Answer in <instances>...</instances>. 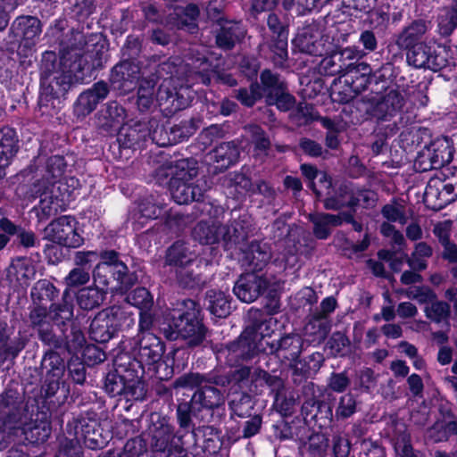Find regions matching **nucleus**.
<instances>
[{
    "instance_id": "20e7f679",
    "label": "nucleus",
    "mask_w": 457,
    "mask_h": 457,
    "mask_svg": "<svg viewBox=\"0 0 457 457\" xmlns=\"http://www.w3.org/2000/svg\"><path fill=\"white\" fill-rule=\"evenodd\" d=\"M160 331L169 341L183 340L191 350L205 348L211 342L202 307L191 298L179 301L163 314Z\"/></svg>"
},
{
    "instance_id": "de8ad7c7",
    "label": "nucleus",
    "mask_w": 457,
    "mask_h": 457,
    "mask_svg": "<svg viewBox=\"0 0 457 457\" xmlns=\"http://www.w3.org/2000/svg\"><path fill=\"white\" fill-rule=\"evenodd\" d=\"M350 69H352L351 64L345 62L337 48L324 56L318 66L321 75L329 77L336 75L345 77V72Z\"/></svg>"
},
{
    "instance_id": "f03ea898",
    "label": "nucleus",
    "mask_w": 457,
    "mask_h": 457,
    "mask_svg": "<svg viewBox=\"0 0 457 457\" xmlns=\"http://www.w3.org/2000/svg\"><path fill=\"white\" fill-rule=\"evenodd\" d=\"M244 369L222 370L213 369L200 373L189 371L175 378L172 387L194 390L191 398L202 413L205 412L206 423L221 425L227 418L225 389L231 385L240 386L246 378Z\"/></svg>"
},
{
    "instance_id": "e433bc0d",
    "label": "nucleus",
    "mask_w": 457,
    "mask_h": 457,
    "mask_svg": "<svg viewBox=\"0 0 457 457\" xmlns=\"http://www.w3.org/2000/svg\"><path fill=\"white\" fill-rule=\"evenodd\" d=\"M193 417L204 422L206 420L202 411L196 410V406L191 397L189 400L179 398L176 407V420L180 432L189 434L197 428L193 422Z\"/></svg>"
},
{
    "instance_id": "b1692460",
    "label": "nucleus",
    "mask_w": 457,
    "mask_h": 457,
    "mask_svg": "<svg viewBox=\"0 0 457 457\" xmlns=\"http://www.w3.org/2000/svg\"><path fill=\"white\" fill-rule=\"evenodd\" d=\"M127 117L125 107L118 101L107 102L96 112L95 118L96 127L103 136H112L124 124Z\"/></svg>"
},
{
    "instance_id": "ea45409f",
    "label": "nucleus",
    "mask_w": 457,
    "mask_h": 457,
    "mask_svg": "<svg viewBox=\"0 0 457 457\" xmlns=\"http://www.w3.org/2000/svg\"><path fill=\"white\" fill-rule=\"evenodd\" d=\"M429 46L426 43L418 44L409 48H395L392 51V55L386 56V61L393 63L398 59H403V51H407L406 61L407 63L416 69H427V65L429 62Z\"/></svg>"
},
{
    "instance_id": "f704fd0d",
    "label": "nucleus",
    "mask_w": 457,
    "mask_h": 457,
    "mask_svg": "<svg viewBox=\"0 0 457 457\" xmlns=\"http://www.w3.org/2000/svg\"><path fill=\"white\" fill-rule=\"evenodd\" d=\"M245 35V29L240 21H225L216 31L215 44L223 51H230L244 39Z\"/></svg>"
},
{
    "instance_id": "4468645a",
    "label": "nucleus",
    "mask_w": 457,
    "mask_h": 457,
    "mask_svg": "<svg viewBox=\"0 0 457 457\" xmlns=\"http://www.w3.org/2000/svg\"><path fill=\"white\" fill-rule=\"evenodd\" d=\"M137 361L140 363L139 374L143 376L145 365L153 366V369L158 372L162 367H164L165 377H171L174 374L175 356L180 352L174 349L165 355L166 344L156 335L153 333L143 334L138 343Z\"/></svg>"
},
{
    "instance_id": "6e6552de",
    "label": "nucleus",
    "mask_w": 457,
    "mask_h": 457,
    "mask_svg": "<svg viewBox=\"0 0 457 457\" xmlns=\"http://www.w3.org/2000/svg\"><path fill=\"white\" fill-rule=\"evenodd\" d=\"M344 78L345 82L350 85L357 96L366 90H370V93L364 96L371 97L384 96L391 90L401 92L397 85H392L395 79V66L387 61L375 71L370 64L359 62L345 72Z\"/></svg>"
},
{
    "instance_id": "39448f33",
    "label": "nucleus",
    "mask_w": 457,
    "mask_h": 457,
    "mask_svg": "<svg viewBox=\"0 0 457 457\" xmlns=\"http://www.w3.org/2000/svg\"><path fill=\"white\" fill-rule=\"evenodd\" d=\"M404 104L405 98L397 90H391L381 97L361 96L356 101V108L362 112V119L376 120L374 140L370 144L375 155L380 154L387 145V139L398 133V123L392 120L401 113Z\"/></svg>"
},
{
    "instance_id": "2f4dec72",
    "label": "nucleus",
    "mask_w": 457,
    "mask_h": 457,
    "mask_svg": "<svg viewBox=\"0 0 457 457\" xmlns=\"http://www.w3.org/2000/svg\"><path fill=\"white\" fill-rule=\"evenodd\" d=\"M201 262L195 251L184 239L174 241L165 251L164 264L168 267L181 269L187 265H197Z\"/></svg>"
},
{
    "instance_id": "393cba45",
    "label": "nucleus",
    "mask_w": 457,
    "mask_h": 457,
    "mask_svg": "<svg viewBox=\"0 0 457 457\" xmlns=\"http://www.w3.org/2000/svg\"><path fill=\"white\" fill-rule=\"evenodd\" d=\"M140 71L138 63L121 60L111 70L109 86L121 95H128L137 87Z\"/></svg>"
},
{
    "instance_id": "49530a36",
    "label": "nucleus",
    "mask_w": 457,
    "mask_h": 457,
    "mask_svg": "<svg viewBox=\"0 0 457 457\" xmlns=\"http://www.w3.org/2000/svg\"><path fill=\"white\" fill-rule=\"evenodd\" d=\"M428 146L433 154L431 158L434 167L441 170L448 166L447 164L452 162L455 152L452 140L446 137H437L431 141Z\"/></svg>"
},
{
    "instance_id": "7c9ffc66",
    "label": "nucleus",
    "mask_w": 457,
    "mask_h": 457,
    "mask_svg": "<svg viewBox=\"0 0 457 457\" xmlns=\"http://www.w3.org/2000/svg\"><path fill=\"white\" fill-rule=\"evenodd\" d=\"M303 341L297 334H285L270 345V353L275 354L282 361H288L290 366L297 364L303 351Z\"/></svg>"
},
{
    "instance_id": "864d4df0",
    "label": "nucleus",
    "mask_w": 457,
    "mask_h": 457,
    "mask_svg": "<svg viewBox=\"0 0 457 457\" xmlns=\"http://www.w3.org/2000/svg\"><path fill=\"white\" fill-rule=\"evenodd\" d=\"M224 185L237 199H241L249 193L255 192L252 179L242 171L228 172L225 177Z\"/></svg>"
},
{
    "instance_id": "1a4fd4ad",
    "label": "nucleus",
    "mask_w": 457,
    "mask_h": 457,
    "mask_svg": "<svg viewBox=\"0 0 457 457\" xmlns=\"http://www.w3.org/2000/svg\"><path fill=\"white\" fill-rule=\"evenodd\" d=\"M81 189L80 181L76 177H66L49 182L40 193V200L30 213H34L37 225L47 221L58 211H64L74 202Z\"/></svg>"
},
{
    "instance_id": "a211bd4d",
    "label": "nucleus",
    "mask_w": 457,
    "mask_h": 457,
    "mask_svg": "<svg viewBox=\"0 0 457 457\" xmlns=\"http://www.w3.org/2000/svg\"><path fill=\"white\" fill-rule=\"evenodd\" d=\"M42 29V21L36 16L19 15L13 20L9 34L19 44L17 53L21 57L26 58L33 54Z\"/></svg>"
},
{
    "instance_id": "6ab92c4d",
    "label": "nucleus",
    "mask_w": 457,
    "mask_h": 457,
    "mask_svg": "<svg viewBox=\"0 0 457 457\" xmlns=\"http://www.w3.org/2000/svg\"><path fill=\"white\" fill-rule=\"evenodd\" d=\"M425 201H436L433 208L442 209L457 200V166L443 168L425 189Z\"/></svg>"
},
{
    "instance_id": "6e6d98bb",
    "label": "nucleus",
    "mask_w": 457,
    "mask_h": 457,
    "mask_svg": "<svg viewBox=\"0 0 457 457\" xmlns=\"http://www.w3.org/2000/svg\"><path fill=\"white\" fill-rule=\"evenodd\" d=\"M354 190L352 188L351 184L342 182L338 185L331 195L326 197L323 201L325 209L339 211L343 208L351 210V205L348 204Z\"/></svg>"
},
{
    "instance_id": "9d476101",
    "label": "nucleus",
    "mask_w": 457,
    "mask_h": 457,
    "mask_svg": "<svg viewBox=\"0 0 457 457\" xmlns=\"http://www.w3.org/2000/svg\"><path fill=\"white\" fill-rule=\"evenodd\" d=\"M150 445L159 457H190L187 452V434L175 431L170 419L161 414L151 416L149 426Z\"/></svg>"
},
{
    "instance_id": "f8f14e48",
    "label": "nucleus",
    "mask_w": 457,
    "mask_h": 457,
    "mask_svg": "<svg viewBox=\"0 0 457 457\" xmlns=\"http://www.w3.org/2000/svg\"><path fill=\"white\" fill-rule=\"evenodd\" d=\"M135 322L133 313L113 305L102 310L94 317L89 325L88 336L98 344H105L117 337L120 331L132 328Z\"/></svg>"
},
{
    "instance_id": "603ef678",
    "label": "nucleus",
    "mask_w": 457,
    "mask_h": 457,
    "mask_svg": "<svg viewBox=\"0 0 457 457\" xmlns=\"http://www.w3.org/2000/svg\"><path fill=\"white\" fill-rule=\"evenodd\" d=\"M68 392L62 378H43L41 394L46 402L62 404L65 402Z\"/></svg>"
},
{
    "instance_id": "4be33fe9",
    "label": "nucleus",
    "mask_w": 457,
    "mask_h": 457,
    "mask_svg": "<svg viewBox=\"0 0 457 457\" xmlns=\"http://www.w3.org/2000/svg\"><path fill=\"white\" fill-rule=\"evenodd\" d=\"M270 281L263 273L249 271L241 274L233 287V294L243 303H251L262 295Z\"/></svg>"
},
{
    "instance_id": "052dcab7",
    "label": "nucleus",
    "mask_w": 457,
    "mask_h": 457,
    "mask_svg": "<svg viewBox=\"0 0 457 457\" xmlns=\"http://www.w3.org/2000/svg\"><path fill=\"white\" fill-rule=\"evenodd\" d=\"M292 43L301 53L312 56L322 55L323 46L312 33L308 31L299 32L292 40Z\"/></svg>"
},
{
    "instance_id": "a878e982",
    "label": "nucleus",
    "mask_w": 457,
    "mask_h": 457,
    "mask_svg": "<svg viewBox=\"0 0 457 457\" xmlns=\"http://www.w3.org/2000/svg\"><path fill=\"white\" fill-rule=\"evenodd\" d=\"M431 28L432 22L427 17L412 20L395 36V41L387 45L388 53L395 51V48H409L418 44H423L421 39Z\"/></svg>"
},
{
    "instance_id": "2eb2a0df",
    "label": "nucleus",
    "mask_w": 457,
    "mask_h": 457,
    "mask_svg": "<svg viewBox=\"0 0 457 457\" xmlns=\"http://www.w3.org/2000/svg\"><path fill=\"white\" fill-rule=\"evenodd\" d=\"M188 160L179 161L176 168L180 173L172 174L170 179L169 190L173 201L179 204H188L193 202H201L204 199V191L203 188L190 181L196 174L195 169L188 168Z\"/></svg>"
},
{
    "instance_id": "c9c22d12",
    "label": "nucleus",
    "mask_w": 457,
    "mask_h": 457,
    "mask_svg": "<svg viewBox=\"0 0 457 457\" xmlns=\"http://www.w3.org/2000/svg\"><path fill=\"white\" fill-rule=\"evenodd\" d=\"M60 341L59 345L49 346L53 349H65L68 353L77 354L87 345V340L80 322L76 320L67 328V330H62L61 335H57Z\"/></svg>"
},
{
    "instance_id": "423d86ee",
    "label": "nucleus",
    "mask_w": 457,
    "mask_h": 457,
    "mask_svg": "<svg viewBox=\"0 0 457 457\" xmlns=\"http://www.w3.org/2000/svg\"><path fill=\"white\" fill-rule=\"evenodd\" d=\"M140 363L124 353L113 360L112 367L103 373L101 389L110 398L124 400L130 405L146 400L148 384L139 374Z\"/></svg>"
},
{
    "instance_id": "3c124183",
    "label": "nucleus",
    "mask_w": 457,
    "mask_h": 457,
    "mask_svg": "<svg viewBox=\"0 0 457 457\" xmlns=\"http://www.w3.org/2000/svg\"><path fill=\"white\" fill-rule=\"evenodd\" d=\"M60 290L46 278L37 280L30 289L33 304L50 305L59 297Z\"/></svg>"
},
{
    "instance_id": "473e14b6",
    "label": "nucleus",
    "mask_w": 457,
    "mask_h": 457,
    "mask_svg": "<svg viewBox=\"0 0 457 457\" xmlns=\"http://www.w3.org/2000/svg\"><path fill=\"white\" fill-rule=\"evenodd\" d=\"M22 433L28 445H39L47 441L51 433L52 426L49 416L45 411H38L35 418L24 424Z\"/></svg>"
},
{
    "instance_id": "680f3d73",
    "label": "nucleus",
    "mask_w": 457,
    "mask_h": 457,
    "mask_svg": "<svg viewBox=\"0 0 457 457\" xmlns=\"http://www.w3.org/2000/svg\"><path fill=\"white\" fill-rule=\"evenodd\" d=\"M122 60L138 63L142 69L145 56L142 54V40L139 37L129 35L121 48Z\"/></svg>"
},
{
    "instance_id": "c03bdc74",
    "label": "nucleus",
    "mask_w": 457,
    "mask_h": 457,
    "mask_svg": "<svg viewBox=\"0 0 457 457\" xmlns=\"http://www.w3.org/2000/svg\"><path fill=\"white\" fill-rule=\"evenodd\" d=\"M176 278L179 286L183 289L199 290L206 283L202 273V262L197 265H187L176 270Z\"/></svg>"
},
{
    "instance_id": "0e129e2a",
    "label": "nucleus",
    "mask_w": 457,
    "mask_h": 457,
    "mask_svg": "<svg viewBox=\"0 0 457 457\" xmlns=\"http://www.w3.org/2000/svg\"><path fill=\"white\" fill-rule=\"evenodd\" d=\"M324 356L321 353L314 352L308 355L302 362L298 360L295 365L294 373L301 375L305 378H312L315 375L324 363Z\"/></svg>"
},
{
    "instance_id": "58836bf2",
    "label": "nucleus",
    "mask_w": 457,
    "mask_h": 457,
    "mask_svg": "<svg viewBox=\"0 0 457 457\" xmlns=\"http://www.w3.org/2000/svg\"><path fill=\"white\" fill-rule=\"evenodd\" d=\"M232 297L218 289H209L205 293L204 305L212 317L227 318L232 312Z\"/></svg>"
},
{
    "instance_id": "e2e57ef3",
    "label": "nucleus",
    "mask_w": 457,
    "mask_h": 457,
    "mask_svg": "<svg viewBox=\"0 0 457 457\" xmlns=\"http://www.w3.org/2000/svg\"><path fill=\"white\" fill-rule=\"evenodd\" d=\"M51 230L46 238L54 244L61 245L65 248H78L84 244L83 236L79 230Z\"/></svg>"
},
{
    "instance_id": "4c0bfd02",
    "label": "nucleus",
    "mask_w": 457,
    "mask_h": 457,
    "mask_svg": "<svg viewBox=\"0 0 457 457\" xmlns=\"http://www.w3.org/2000/svg\"><path fill=\"white\" fill-rule=\"evenodd\" d=\"M96 422H87L85 418H73L72 421H68L66 431L75 439H82L85 445L92 450L101 449L105 445L104 440L90 438V432L96 428Z\"/></svg>"
},
{
    "instance_id": "13d9d810",
    "label": "nucleus",
    "mask_w": 457,
    "mask_h": 457,
    "mask_svg": "<svg viewBox=\"0 0 457 457\" xmlns=\"http://www.w3.org/2000/svg\"><path fill=\"white\" fill-rule=\"evenodd\" d=\"M205 107L210 117H228L238 109L237 104L233 100L228 97L220 98L214 95L205 98Z\"/></svg>"
},
{
    "instance_id": "cd10ccee",
    "label": "nucleus",
    "mask_w": 457,
    "mask_h": 457,
    "mask_svg": "<svg viewBox=\"0 0 457 457\" xmlns=\"http://www.w3.org/2000/svg\"><path fill=\"white\" fill-rule=\"evenodd\" d=\"M251 378V387H254L256 395H262L265 387L269 392L268 395L272 397L274 403H278L286 397V386L283 378L278 375H272L267 370L258 368Z\"/></svg>"
},
{
    "instance_id": "bb28decb",
    "label": "nucleus",
    "mask_w": 457,
    "mask_h": 457,
    "mask_svg": "<svg viewBox=\"0 0 457 457\" xmlns=\"http://www.w3.org/2000/svg\"><path fill=\"white\" fill-rule=\"evenodd\" d=\"M29 319L31 328L37 332L38 339L45 345H59L60 341L52 326L49 306L33 304L29 310Z\"/></svg>"
},
{
    "instance_id": "ddd939ff",
    "label": "nucleus",
    "mask_w": 457,
    "mask_h": 457,
    "mask_svg": "<svg viewBox=\"0 0 457 457\" xmlns=\"http://www.w3.org/2000/svg\"><path fill=\"white\" fill-rule=\"evenodd\" d=\"M378 200V195L376 191L364 187H357L348 202L351 210L342 211L337 214L316 213L311 216L313 228H328L329 226L337 227L343 224H351L353 228H362L361 224L354 218L357 208L361 205L364 209H371L375 207Z\"/></svg>"
},
{
    "instance_id": "09e8293b",
    "label": "nucleus",
    "mask_w": 457,
    "mask_h": 457,
    "mask_svg": "<svg viewBox=\"0 0 457 457\" xmlns=\"http://www.w3.org/2000/svg\"><path fill=\"white\" fill-rule=\"evenodd\" d=\"M107 289L96 287H86L79 289L76 295L77 303L80 309L92 311L99 308L107 295Z\"/></svg>"
},
{
    "instance_id": "9b49d317",
    "label": "nucleus",
    "mask_w": 457,
    "mask_h": 457,
    "mask_svg": "<svg viewBox=\"0 0 457 457\" xmlns=\"http://www.w3.org/2000/svg\"><path fill=\"white\" fill-rule=\"evenodd\" d=\"M69 71L59 62V69L51 81L39 84L37 106L41 116L50 119L57 115L63 107L68 93L80 85Z\"/></svg>"
},
{
    "instance_id": "0eeeda50",
    "label": "nucleus",
    "mask_w": 457,
    "mask_h": 457,
    "mask_svg": "<svg viewBox=\"0 0 457 457\" xmlns=\"http://www.w3.org/2000/svg\"><path fill=\"white\" fill-rule=\"evenodd\" d=\"M259 79L252 81L248 88L234 90V97L243 106L252 108L264 99L266 105L275 106L280 112H288L295 107L296 99L281 74L265 68L261 71Z\"/></svg>"
},
{
    "instance_id": "a18cd8bd",
    "label": "nucleus",
    "mask_w": 457,
    "mask_h": 457,
    "mask_svg": "<svg viewBox=\"0 0 457 457\" xmlns=\"http://www.w3.org/2000/svg\"><path fill=\"white\" fill-rule=\"evenodd\" d=\"M299 448H305L308 457H324L328 447V438L321 432L302 433Z\"/></svg>"
},
{
    "instance_id": "412c9836",
    "label": "nucleus",
    "mask_w": 457,
    "mask_h": 457,
    "mask_svg": "<svg viewBox=\"0 0 457 457\" xmlns=\"http://www.w3.org/2000/svg\"><path fill=\"white\" fill-rule=\"evenodd\" d=\"M110 94L109 84L101 79L84 89L72 104V113L78 120H83L96 110Z\"/></svg>"
},
{
    "instance_id": "79ce46f5",
    "label": "nucleus",
    "mask_w": 457,
    "mask_h": 457,
    "mask_svg": "<svg viewBox=\"0 0 457 457\" xmlns=\"http://www.w3.org/2000/svg\"><path fill=\"white\" fill-rule=\"evenodd\" d=\"M68 295L66 289L61 303H52L49 305L52 326H56L60 331L67 330L68 326L76 320L74 319V304L71 299H67Z\"/></svg>"
},
{
    "instance_id": "c85d7f7f",
    "label": "nucleus",
    "mask_w": 457,
    "mask_h": 457,
    "mask_svg": "<svg viewBox=\"0 0 457 457\" xmlns=\"http://www.w3.org/2000/svg\"><path fill=\"white\" fill-rule=\"evenodd\" d=\"M17 129L12 126L0 127V179L6 176V169L17 156L21 145Z\"/></svg>"
},
{
    "instance_id": "5fc2aeb1",
    "label": "nucleus",
    "mask_w": 457,
    "mask_h": 457,
    "mask_svg": "<svg viewBox=\"0 0 457 457\" xmlns=\"http://www.w3.org/2000/svg\"><path fill=\"white\" fill-rule=\"evenodd\" d=\"M40 369L43 378H63L66 363L57 352L50 348L42 358Z\"/></svg>"
},
{
    "instance_id": "aec40b11",
    "label": "nucleus",
    "mask_w": 457,
    "mask_h": 457,
    "mask_svg": "<svg viewBox=\"0 0 457 457\" xmlns=\"http://www.w3.org/2000/svg\"><path fill=\"white\" fill-rule=\"evenodd\" d=\"M220 425L208 423L197 426L191 433L187 434V450L200 449L205 455H215L220 453L223 442Z\"/></svg>"
},
{
    "instance_id": "f3484780",
    "label": "nucleus",
    "mask_w": 457,
    "mask_h": 457,
    "mask_svg": "<svg viewBox=\"0 0 457 457\" xmlns=\"http://www.w3.org/2000/svg\"><path fill=\"white\" fill-rule=\"evenodd\" d=\"M94 283L105 289L120 291L126 294L138 281L135 270L130 271L125 263H116L112 266L96 265L92 271Z\"/></svg>"
},
{
    "instance_id": "a19ab883",
    "label": "nucleus",
    "mask_w": 457,
    "mask_h": 457,
    "mask_svg": "<svg viewBox=\"0 0 457 457\" xmlns=\"http://www.w3.org/2000/svg\"><path fill=\"white\" fill-rule=\"evenodd\" d=\"M271 247L266 242L253 240L245 253V259L247 262L251 271L260 273L267 266L271 259Z\"/></svg>"
},
{
    "instance_id": "69168bd1",
    "label": "nucleus",
    "mask_w": 457,
    "mask_h": 457,
    "mask_svg": "<svg viewBox=\"0 0 457 457\" xmlns=\"http://www.w3.org/2000/svg\"><path fill=\"white\" fill-rule=\"evenodd\" d=\"M149 209H137L129 212L128 218L123 224V228H143L157 218L156 210L153 206Z\"/></svg>"
},
{
    "instance_id": "c756f323",
    "label": "nucleus",
    "mask_w": 457,
    "mask_h": 457,
    "mask_svg": "<svg viewBox=\"0 0 457 457\" xmlns=\"http://www.w3.org/2000/svg\"><path fill=\"white\" fill-rule=\"evenodd\" d=\"M239 156L238 145L235 141L220 143L209 154L212 162L209 172L214 175L224 172L237 162Z\"/></svg>"
},
{
    "instance_id": "37998d69",
    "label": "nucleus",
    "mask_w": 457,
    "mask_h": 457,
    "mask_svg": "<svg viewBox=\"0 0 457 457\" xmlns=\"http://www.w3.org/2000/svg\"><path fill=\"white\" fill-rule=\"evenodd\" d=\"M35 275V266L27 256L12 258L10 265L6 268V280L10 283L17 282L22 285L34 278Z\"/></svg>"
},
{
    "instance_id": "5701e85b",
    "label": "nucleus",
    "mask_w": 457,
    "mask_h": 457,
    "mask_svg": "<svg viewBox=\"0 0 457 457\" xmlns=\"http://www.w3.org/2000/svg\"><path fill=\"white\" fill-rule=\"evenodd\" d=\"M413 214L412 210L406 204L405 201L394 196L380 209V215L383 222L379 228H395L394 224H398L405 228H420L417 222L407 225Z\"/></svg>"
},
{
    "instance_id": "338daca9",
    "label": "nucleus",
    "mask_w": 457,
    "mask_h": 457,
    "mask_svg": "<svg viewBox=\"0 0 457 457\" xmlns=\"http://www.w3.org/2000/svg\"><path fill=\"white\" fill-rule=\"evenodd\" d=\"M288 36L270 37L269 49L271 55V61L276 67L282 68L288 58Z\"/></svg>"
},
{
    "instance_id": "f257e3e1",
    "label": "nucleus",
    "mask_w": 457,
    "mask_h": 457,
    "mask_svg": "<svg viewBox=\"0 0 457 457\" xmlns=\"http://www.w3.org/2000/svg\"><path fill=\"white\" fill-rule=\"evenodd\" d=\"M67 28L66 19H56L46 36L51 46H56L62 67L70 71L75 81L83 84L104 68L109 45L102 33L85 35L78 29L66 31Z\"/></svg>"
},
{
    "instance_id": "bf43d9fd",
    "label": "nucleus",
    "mask_w": 457,
    "mask_h": 457,
    "mask_svg": "<svg viewBox=\"0 0 457 457\" xmlns=\"http://www.w3.org/2000/svg\"><path fill=\"white\" fill-rule=\"evenodd\" d=\"M273 434L280 441L295 440L299 441L302 433L310 432V427L306 424L295 426L284 419L278 420L272 425Z\"/></svg>"
},
{
    "instance_id": "72a5a7b5",
    "label": "nucleus",
    "mask_w": 457,
    "mask_h": 457,
    "mask_svg": "<svg viewBox=\"0 0 457 457\" xmlns=\"http://www.w3.org/2000/svg\"><path fill=\"white\" fill-rule=\"evenodd\" d=\"M240 231L245 230H191L192 237L199 239L201 245L220 244L225 251L231 250L243 237Z\"/></svg>"
},
{
    "instance_id": "8fccbe9b",
    "label": "nucleus",
    "mask_w": 457,
    "mask_h": 457,
    "mask_svg": "<svg viewBox=\"0 0 457 457\" xmlns=\"http://www.w3.org/2000/svg\"><path fill=\"white\" fill-rule=\"evenodd\" d=\"M256 402L254 397L248 392L242 391L235 395L228 402L230 420L235 418L245 419L250 417L254 410Z\"/></svg>"
},
{
    "instance_id": "dca6fc26",
    "label": "nucleus",
    "mask_w": 457,
    "mask_h": 457,
    "mask_svg": "<svg viewBox=\"0 0 457 457\" xmlns=\"http://www.w3.org/2000/svg\"><path fill=\"white\" fill-rule=\"evenodd\" d=\"M115 141L109 150L116 160L129 159L136 150L142 148L150 136V129L145 121H135L118 129Z\"/></svg>"
},
{
    "instance_id": "7ed1b4c3",
    "label": "nucleus",
    "mask_w": 457,
    "mask_h": 457,
    "mask_svg": "<svg viewBox=\"0 0 457 457\" xmlns=\"http://www.w3.org/2000/svg\"><path fill=\"white\" fill-rule=\"evenodd\" d=\"M270 335V319H267L260 311H249L247 321L242 331L234 340L220 344L217 350L219 358L234 370L244 369L246 378H250L252 367L248 364L256 361L265 354L263 340Z\"/></svg>"
},
{
    "instance_id": "774afa93",
    "label": "nucleus",
    "mask_w": 457,
    "mask_h": 457,
    "mask_svg": "<svg viewBox=\"0 0 457 457\" xmlns=\"http://www.w3.org/2000/svg\"><path fill=\"white\" fill-rule=\"evenodd\" d=\"M454 27H457V0H452L436 17V31L449 33Z\"/></svg>"
},
{
    "instance_id": "4d7b16f0",
    "label": "nucleus",
    "mask_w": 457,
    "mask_h": 457,
    "mask_svg": "<svg viewBox=\"0 0 457 457\" xmlns=\"http://www.w3.org/2000/svg\"><path fill=\"white\" fill-rule=\"evenodd\" d=\"M429 52V62L427 65L428 70L436 72L450 67L453 63V58L451 57L450 46L442 44L430 45Z\"/></svg>"
}]
</instances>
